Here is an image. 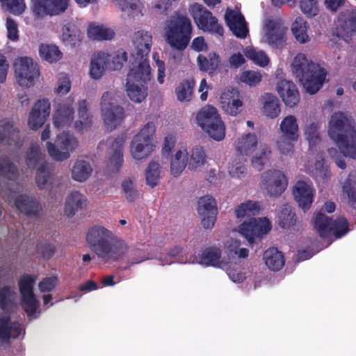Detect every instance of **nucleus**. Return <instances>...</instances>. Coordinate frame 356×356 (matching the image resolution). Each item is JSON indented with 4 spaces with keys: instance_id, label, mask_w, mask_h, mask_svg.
<instances>
[{
    "instance_id": "f257e3e1",
    "label": "nucleus",
    "mask_w": 356,
    "mask_h": 356,
    "mask_svg": "<svg viewBox=\"0 0 356 356\" xmlns=\"http://www.w3.org/2000/svg\"><path fill=\"white\" fill-rule=\"evenodd\" d=\"M86 241L90 250L106 261H117L128 251L125 243L118 240L101 225H93L87 232Z\"/></svg>"
},
{
    "instance_id": "f03ea898",
    "label": "nucleus",
    "mask_w": 356,
    "mask_h": 356,
    "mask_svg": "<svg viewBox=\"0 0 356 356\" xmlns=\"http://www.w3.org/2000/svg\"><path fill=\"white\" fill-rule=\"evenodd\" d=\"M328 135L345 156H356V129L350 117L341 111L334 113L329 122Z\"/></svg>"
},
{
    "instance_id": "7ed1b4c3",
    "label": "nucleus",
    "mask_w": 356,
    "mask_h": 356,
    "mask_svg": "<svg viewBox=\"0 0 356 356\" xmlns=\"http://www.w3.org/2000/svg\"><path fill=\"white\" fill-rule=\"evenodd\" d=\"M260 209L258 202L251 200L241 203L235 209L237 218H250L249 221H244L239 227L240 233L250 244H252L255 239L261 238L271 229L270 222L267 218H251L258 215Z\"/></svg>"
},
{
    "instance_id": "20e7f679",
    "label": "nucleus",
    "mask_w": 356,
    "mask_h": 356,
    "mask_svg": "<svg viewBox=\"0 0 356 356\" xmlns=\"http://www.w3.org/2000/svg\"><path fill=\"white\" fill-rule=\"evenodd\" d=\"M292 72L305 90L314 95L322 87L326 71L319 65L309 61L305 54H298L292 63Z\"/></svg>"
},
{
    "instance_id": "39448f33",
    "label": "nucleus",
    "mask_w": 356,
    "mask_h": 356,
    "mask_svg": "<svg viewBox=\"0 0 356 356\" xmlns=\"http://www.w3.org/2000/svg\"><path fill=\"white\" fill-rule=\"evenodd\" d=\"M192 30L191 22L186 15L173 16L165 28L166 41L174 49L184 51L191 41Z\"/></svg>"
},
{
    "instance_id": "423d86ee",
    "label": "nucleus",
    "mask_w": 356,
    "mask_h": 356,
    "mask_svg": "<svg viewBox=\"0 0 356 356\" xmlns=\"http://www.w3.org/2000/svg\"><path fill=\"white\" fill-rule=\"evenodd\" d=\"M151 79L150 66L131 67L127 74L126 88L130 99L140 103L147 95V82Z\"/></svg>"
},
{
    "instance_id": "0eeeda50",
    "label": "nucleus",
    "mask_w": 356,
    "mask_h": 356,
    "mask_svg": "<svg viewBox=\"0 0 356 356\" xmlns=\"http://www.w3.org/2000/svg\"><path fill=\"white\" fill-rule=\"evenodd\" d=\"M196 120L213 139L220 141L225 138V127L214 106L207 105L202 107L197 114Z\"/></svg>"
},
{
    "instance_id": "6e6552de",
    "label": "nucleus",
    "mask_w": 356,
    "mask_h": 356,
    "mask_svg": "<svg viewBox=\"0 0 356 356\" xmlns=\"http://www.w3.org/2000/svg\"><path fill=\"white\" fill-rule=\"evenodd\" d=\"M156 128L153 122H147L136 134L131 143V153L136 160H141L149 156L154 150V145L152 143L153 136Z\"/></svg>"
},
{
    "instance_id": "1a4fd4ad",
    "label": "nucleus",
    "mask_w": 356,
    "mask_h": 356,
    "mask_svg": "<svg viewBox=\"0 0 356 356\" xmlns=\"http://www.w3.org/2000/svg\"><path fill=\"white\" fill-rule=\"evenodd\" d=\"M44 157L38 144L31 145L26 152V165L31 169H34L39 165L36 171L35 181L40 189L44 187L51 175V168Z\"/></svg>"
},
{
    "instance_id": "9d476101",
    "label": "nucleus",
    "mask_w": 356,
    "mask_h": 356,
    "mask_svg": "<svg viewBox=\"0 0 356 356\" xmlns=\"http://www.w3.org/2000/svg\"><path fill=\"white\" fill-rule=\"evenodd\" d=\"M100 106L102 118L107 129L113 130L124 119V108L118 104L114 95L108 91L102 95Z\"/></svg>"
},
{
    "instance_id": "9b49d317",
    "label": "nucleus",
    "mask_w": 356,
    "mask_h": 356,
    "mask_svg": "<svg viewBox=\"0 0 356 356\" xmlns=\"http://www.w3.org/2000/svg\"><path fill=\"white\" fill-rule=\"evenodd\" d=\"M78 145L79 141L73 134L63 131L57 136L55 144L47 143V149L52 159L63 161L70 157V153L74 151Z\"/></svg>"
},
{
    "instance_id": "f8f14e48",
    "label": "nucleus",
    "mask_w": 356,
    "mask_h": 356,
    "mask_svg": "<svg viewBox=\"0 0 356 356\" xmlns=\"http://www.w3.org/2000/svg\"><path fill=\"white\" fill-rule=\"evenodd\" d=\"M152 35L148 31L143 30L134 33L133 43L135 51L131 54L130 63L134 66H149L148 55L152 47Z\"/></svg>"
},
{
    "instance_id": "ddd939ff",
    "label": "nucleus",
    "mask_w": 356,
    "mask_h": 356,
    "mask_svg": "<svg viewBox=\"0 0 356 356\" xmlns=\"http://www.w3.org/2000/svg\"><path fill=\"white\" fill-rule=\"evenodd\" d=\"M190 12L200 29L220 36L223 35V27L218 22V19L213 15L212 13L202 5L197 3H194L191 6Z\"/></svg>"
},
{
    "instance_id": "4468645a",
    "label": "nucleus",
    "mask_w": 356,
    "mask_h": 356,
    "mask_svg": "<svg viewBox=\"0 0 356 356\" xmlns=\"http://www.w3.org/2000/svg\"><path fill=\"white\" fill-rule=\"evenodd\" d=\"M35 280L36 277L34 276L24 273L18 282L21 305L29 316L33 315L38 307V301L33 292Z\"/></svg>"
},
{
    "instance_id": "2eb2a0df",
    "label": "nucleus",
    "mask_w": 356,
    "mask_h": 356,
    "mask_svg": "<svg viewBox=\"0 0 356 356\" xmlns=\"http://www.w3.org/2000/svg\"><path fill=\"white\" fill-rule=\"evenodd\" d=\"M14 68L17 81L22 87L33 86L35 79L40 75L38 65L31 58L23 57L16 60Z\"/></svg>"
},
{
    "instance_id": "dca6fc26",
    "label": "nucleus",
    "mask_w": 356,
    "mask_h": 356,
    "mask_svg": "<svg viewBox=\"0 0 356 356\" xmlns=\"http://www.w3.org/2000/svg\"><path fill=\"white\" fill-rule=\"evenodd\" d=\"M261 186L271 197H279L284 192L288 184L285 175L279 170H268L261 176Z\"/></svg>"
},
{
    "instance_id": "f3484780",
    "label": "nucleus",
    "mask_w": 356,
    "mask_h": 356,
    "mask_svg": "<svg viewBox=\"0 0 356 356\" xmlns=\"http://www.w3.org/2000/svg\"><path fill=\"white\" fill-rule=\"evenodd\" d=\"M287 28L279 20L268 19L264 25L265 41L273 48L282 49L286 45Z\"/></svg>"
},
{
    "instance_id": "a211bd4d",
    "label": "nucleus",
    "mask_w": 356,
    "mask_h": 356,
    "mask_svg": "<svg viewBox=\"0 0 356 356\" xmlns=\"http://www.w3.org/2000/svg\"><path fill=\"white\" fill-rule=\"evenodd\" d=\"M197 212L202 216L201 224L206 229L214 227L218 215L216 200L211 195H205L198 200Z\"/></svg>"
},
{
    "instance_id": "6ab92c4d",
    "label": "nucleus",
    "mask_w": 356,
    "mask_h": 356,
    "mask_svg": "<svg viewBox=\"0 0 356 356\" xmlns=\"http://www.w3.org/2000/svg\"><path fill=\"white\" fill-rule=\"evenodd\" d=\"M67 1L68 0H31L32 10L37 17L59 15L67 9Z\"/></svg>"
},
{
    "instance_id": "aec40b11",
    "label": "nucleus",
    "mask_w": 356,
    "mask_h": 356,
    "mask_svg": "<svg viewBox=\"0 0 356 356\" xmlns=\"http://www.w3.org/2000/svg\"><path fill=\"white\" fill-rule=\"evenodd\" d=\"M0 143L5 145L21 147L23 140L20 137L19 130L10 119L0 120Z\"/></svg>"
},
{
    "instance_id": "412c9836",
    "label": "nucleus",
    "mask_w": 356,
    "mask_h": 356,
    "mask_svg": "<svg viewBox=\"0 0 356 356\" xmlns=\"http://www.w3.org/2000/svg\"><path fill=\"white\" fill-rule=\"evenodd\" d=\"M314 189L312 184L305 181H298L293 186V195L299 207L308 210L314 202Z\"/></svg>"
},
{
    "instance_id": "4be33fe9",
    "label": "nucleus",
    "mask_w": 356,
    "mask_h": 356,
    "mask_svg": "<svg viewBox=\"0 0 356 356\" xmlns=\"http://www.w3.org/2000/svg\"><path fill=\"white\" fill-rule=\"evenodd\" d=\"M50 114V103L48 99L38 100L32 108L29 117V126L33 130H37L44 123Z\"/></svg>"
},
{
    "instance_id": "5701e85b",
    "label": "nucleus",
    "mask_w": 356,
    "mask_h": 356,
    "mask_svg": "<svg viewBox=\"0 0 356 356\" xmlns=\"http://www.w3.org/2000/svg\"><path fill=\"white\" fill-rule=\"evenodd\" d=\"M225 19L233 34L239 38H245L248 33L244 17L238 12L233 10H227Z\"/></svg>"
},
{
    "instance_id": "b1692460",
    "label": "nucleus",
    "mask_w": 356,
    "mask_h": 356,
    "mask_svg": "<svg viewBox=\"0 0 356 356\" xmlns=\"http://www.w3.org/2000/svg\"><path fill=\"white\" fill-rule=\"evenodd\" d=\"M277 90L284 104L289 107H293L300 101L299 91L291 81L280 80L277 83Z\"/></svg>"
},
{
    "instance_id": "393cba45",
    "label": "nucleus",
    "mask_w": 356,
    "mask_h": 356,
    "mask_svg": "<svg viewBox=\"0 0 356 356\" xmlns=\"http://www.w3.org/2000/svg\"><path fill=\"white\" fill-rule=\"evenodd\" d=\"M124 136H118L113 139L109 152L108 167L113 172H118L123 163Z\"/></svg>"
},
{
    "instance_id": "a878e982",
    "label": "nucleus",
    "mask_w": 356,
    "mask_h": 356,
    "mask_svg": "<svg viewBox=\"0 0 356 356\" xmlns=\"http://www.w3.org/2000/svg\"><path fill=\"white\" fill-rule=\"evenodd\" d=\"M15 206L22 213L27 216L37 217L41 210L38 201L33 197L20 195L15 200Z\"/></svg>"
},
{
    "instance_id": "bb28decb",
    "label": "nucleus",
    "mask_w": 356,
    "mask_h": 356,
    "mask_svg": "<svg viewBox=\"0 0 356 356\" xmlns=\"http://www.w3.org/2000/svg\"><path fill=\"white\" fill-rule=\"evenodd\" d=\"M74 110L72 104H60L54 115V124L58 128H64L71 124L74 120Z\"/></svg>"
},
{
    "instance_id": "cd10ccee",
    "label": "nucleus",
    "mask_w": 356,
    "mask_h": 356,
    "mask_svg": "<svg viewBox=\"0 0 356 356\" xmlns=\"http://www.w3.org/2000/svg\"><path fill=\"white\" fill-rule=\"evenodd\" d=\"M110 61V56L104 52L92 55L90 61V75L94 79H100Z\"/></svg>"
},
{
    "instance_id": "c85d7f7f",
    "label": "nucleus",
    "mask_w": 356,
    "mask_h": 356,
    "mask_svg": "<svg viewBox=\"0 0 356 356\" xmlns=\"http://www.w3.org/2000/svg\"><path fill=\"white\" fill-rule=\"evenodd\" d=\"M234 146L240 157L251 154L257 146V137L254 134H247L238 138L235 141Z\"/></svg>"
},
{
    "instance_id": "c756f323",
    "label": "nucleus",
    "mask_w": 356,
    "mask_h": 356,
    "mask_svg": "<svg viewBox=\"0 0 356 356\" xmlns=\"http://www.w3.org/2000/svg\"><path fill=\"white\" fill-rule=\"evenodd\" d=\"M87 199L78 191H72L67 196L65 205V214L71 217L86 205Z\"/></svg>"
},
{
    "instance_id": "7c9ffc66",
    "label": "nucleus",
    "mask_w": 356,
    "mask_h": 356,
    "mask_svg": "<svg viewBox=\"0 0 356 356\" xmlns=\"http://www.w3.org/2000/svg\"><path fill=\"white\" fill-rule=\"evenodd\" d=\"M234 95L231 92H223L220 97L221 106L226 113L236 116L243 109V102L238 98H234Z\"/></svg>"
},
{
    "instance_id": "2f4dec72",
    "label": "nucleus",
    "mask_w": 356,
    "mask_h": 356,
    "mask_svg": "<svg viewBox=\"0 0 356 356\" xmlns=\"http://www.w3.org/2000/svg\"><path fill=\"white\" fill-rule=\"evenodd\" d=\"M264 260L269 269L273 271L280 270L284 265L283 254L276 248H270L264 253Z\"/></svg>"
},
{
    "instance_id": "473e14b6",
    "label": "nucleus",
    "mask_w": 356,
    "mask_h": 356,
    "mask_svg": "<svg viewBox=\"0 0 356 356\" xmlns=\"http://www.w3.org/2000/svg\"><path fill=\"white\" fill-rule=\"evenodd\" d=\"M221 257V250L216 247L205 248L201 254L196 257L197 262L207 266H217L219 265Z\"/></svg>"
},
{
    "instance_id": "72a5a7b5",
    "label": "nucleus",
    "mask_w": 356,
    "mask_h": 356,
    "mask_svg": "<svg viewBox=\"0 0 356 356\" xmlns=\"http://www.w3.org/2000/svg\"><path fill=\"white\" fill-rule=\"evenodd\" d=\"M16 293L10 286L0 289V308L6 314H10L16 307Z\"/></svg>"
},
{
    "instance_id": "f704fd0d",
    "label": "nucleus",
    "mask_w": 356,
    "mask_h": 356,
    "mask_svg": "<svg viewBox=\"0 0 356 356\" xmlns=\"http://www.w3.org/2000/svg\"><path fill=\"white\" fill-rule=\"evenodd\" d=\"M280 130L284 139L298 140V125L295 116L288 115L285 117L281 122Z\"/></svg>"
},
{
    "instance_id": "c9c22d12",
    "label": "nucleus",
    "mask_w": 356,
    "mask_h": 356,
    "mask_svg": "<svg viewBox=\"0 0 356 356\" xmlns=\"http://www.w3.org/2000/svg\"><path fill=\"white\" fill-rule=\"evenodd\" d=\"M263 112L268 118H277L281 111L278 98L270 93H266L261 97Z\"/></svg>"
},
{
    "instance_id": "e433bc0d",
    "label": "nucleus",
    "mask_w": 356,
    "mask_h": 356,
    "mask_svg": "<svg viewBox=\"0 0 356 356\" xmlns=\"http://www.w3.org/2000/svg\"><path fill=\"white\" fill-rule=\"evenodd\" d=\"M78 115L79 120L75 122V128L79 131L83 129H89L92 124V115L90 113L88 104L86 99L79 100Z\"/></svg>"
},
{
    "instance_id": "4c0bfd02",
    "label": "nucleus",
    "mask_w": 356,
    "mask_h": 356,
    "mask_svg": "<svg viewBox=\"0 0 356 356\" xmlns=\"http://www.w3.org/2000/svg\"><path fill=\"white\" fill-rule=\"evenodd\" d=\"M195 86V81L193 78H188L180 81L175 88V95L179 102H189L191 100L193 95V89Z\"/></svg>"
},
{
    "instance_id": "58836bf2",
    "label": "nucleus",
    "mask_w": 356,
    "mask_h": 356,
    "mask_svg": "<svg viewBox=\"0 0 356 356\" xmlns=\"http://www.w3.org/2000/svg\"><path fill=\"white\" fill-rule=\"evenodd\" d=\"M62 39L65 46L74 47L81 42L80 30L72 23L65 24L62 29Z\"/></svg>"
},
{
    "instance_id": "ea45409f",
    "label": "nucleus",
    "mask_w": 356,
    "mask_h": 356,
    "mask_svg": "<svg viewBox=\"0 0 356 356\" xmlns=\"http://www.w3.org/2000/svg\"><path fill=\"white\" fill-rule=\"evenodd\" d=\"M87 34L88 38L95 40H108L115 35L112 29L106 28L103 25H96L92 23L88 27Z\"/></svg>"
},
{
    "instance_id": "a19ab883",
    "label": "nucleus",
    "mask_w": 356,
    "mask_h": 356,
    "mask_svg": "<svg viewBox=\"0 0 356 356\" xmlns=\"http://www.w3.org/2000/svg\"><path fill=\"white\" fill-rule=\"evenodd\" d=\"M92 170L89 162L84 160H77L72 169V177L75 181H84L89 177Z\"/></svg>"
},
{
    "instance_id": "79ce46f5",
    "label": "nucleus",
    "mask_w": 356,
    "mask_h": 356,
    "mask_svg": "<svg viewBox=\"0 0 356 356\" xmlns=\"http://www.w3.org/2000/svg\"><path fill=\"white\" fill-rule=\"evenodd\" d=\"M220 62V56L216 53H210L209 58L202 55L197 57L199 68L203 72H213L218 67Z\"/></svg>"
},
{
    "instance_id": "37998d69",
    "label": "nucleus",
    "mask_w": 356,
    "mask_h": 356,
    "mask_svg": "<svg viewBox=\"0 0 356 356\" xmlns=\"http://www.w3.org/2000/svg\"><path fill=\"white\" fill-rule=\"evenodd\" d=\"M332 219L322 212L315 214L314 218V228L322 238H325L330 233V226Z\"/></svg>"
},
{
    "instance_id": "c03bdc74",
    "label": "nucleus",
    "mask_w": 356,
    "mask_h": 356,
    "mask_svg": "<svg viewBox=\"0 0 356 356\" xmlns=\"http://www.w3.org/2000/svg\"><path fill=\"white\" fill-rule=\"evenodd\" d=\"M39 54L42 59L49 63H56L62 58V53L54 44H40Z\"/></svg>"
},
{
    "instance_id": "a18cd8bd",
    "label": "nucleus",
    "mask_w": 356,
    "mask_h": 356,
    "mask_svg": "<svg viewBox=\"0 0 356 356\" xmlns=\"http://www.w3.org/2000/svg\"><path fill=\"white\" fill-rule=\"evenodd\" d=\"M342 37H349L356 34V10L348 13L341 21L339 28Z\"/></svg>"
},
{
    "instance_id": "49530a36",
    "label": "nucleus",
    "mask_w": 356,
    "mask_h": 356,
    "mask_svg": "<svg viewBox=\"0 0 356 356\" xmlns=\"http://www.w3.org/2000/svg\"><path fill=\"white\" fill-rule=\"evenodd\" d=\"M307 24V22L300 17H297L292 24V33L297 41L300 43H305L309 40Z\"/></svg>"
},
{
    "instance_id": "de8ad7c7",
    "label": "nucleus",
    "mask_w": 356,
    "mask_h": 356,
    "mask_svg": "<svg viewBox=\"0 0 356 356\" xmlns=\"http://www.w3.org/2000/svg\"><path fill=\"white\" fill-rule=\"evenodd\" d=\"M0 175L8 179H17L19 172L15 164L6 156L0 157Z\"/></svg>"
},
{
    "instance_id": "09e8293b",
    "label": "nucleus",
    "mask_w": 356,
    "mask_h": 356,
    "mask_svg": "<svg viewBox=\"0 0 356 356\" xmlns=\"http://www.w3.org/2000/svg\"><path fill=\"white\" fill-rule=\"evenodd\" d=\"M187 152L178 150L171 161V173L177 177L185 169L187 163Z\"/></svg>"
},
{
    "instance_id": "8fccbe9b",
    "label": "nucleus",
    "mask_w": 356,
    "mask_h": 356,
    "mask_svg": "<svg viewBox=\"0 0 356 356\" xmlns=\"http://www.w3.org/2000/svg\"><path fill=\"white\" fill-rule=\"evenodd\" d=\"M296 223V213L289 207L283 208L278 216V224L283 229H289Z\"/></svg>"
},
{
    "instance_id": "3c124183",
    "label": "nucleus",
    "mask_w": 356,
    "mask_h": 356,
    "mask_svg": "<svg viewBox=\"0 0 356 356\" xmlns=\"http://www.w3.org/2000/svg\"><path fill=\"white\" fill-rule=\"evenodd\" d=\"M145 178L147 184L152 188L158 184L160 179V166L158 163L152 161L149 163L145 170Z\"/></svg>"
},
{
    "instance_id": "603ef678",
    "label": "nucleus",
    "mask_w": 356,
    "mask_h": 356,
    "mask_svg": "<svg viewBox=\"0 0 356 356\" xmlns=\"http://www.w3.org/2000/svg\"><path fill=\"white\" fill-rule=\"evenodd\" d=\"M12 338L10 314L0 316V341L8 343Z\"/></svg>"
},
{
    "instance_id": "864d4df0",
    "label": "nucleus",
    "mask_w": 356,
    "mask_h": 356,
    "mask_svg": "<svg viewBox=\"0 0 356 356\" xmlns=\"http://www.w3.org/2000/svg\"><path fill=\"white\" fill-rule=\"evenodd\" d=\"M343 194L348 198V203L352 207L356 203V181L352 179L351 175L345 180L342 187Z\"/></svg>"
},
{
    "instance_id": "5fc2aeb1",
    "label": "nucleus",
    "mask_w": 356,
    "mask_h": 356,
    "mask_svg": "<svg viewBox=\"0 0 356 356\" xmlns=\"http://www.w3.org/2000/svg\"><path fill=\"white\" fill-rule=\"evenodd\" d=\"M206 161V154L201 147H196L193 149L191 159L188 163V168L195 170L204 165Z\"/></svg>"
},
{
    "instance_id": "6e6d98bb",
    "label": "nucleus",
    "mask_w": 356,
    "mask_h": 356,
    "mask_svg": "<svg viewBox=\"0 0 356 356\" xmlns=\"http://www.w3.org/2000/svg\"><path fill=\"white\" fill-rule=\"evenodd\" d=\"M348 231V222L344 217H338L334 220H332L330 232H332L336 238L342 237Z\"/></svg>"
},
{
    "instance_id": "4d7b16f0",
    "label": "nucleus",
    "mask_w": 356,
    "mask_h": 356,
    "mask_svg": "<svg viewBox=\"0 0 356 356\" xmlns=\"http://www.w3.org/2000/svg\"><path fill=\"white\" fill-rule=\"evenodd\" d=\"M3 9L14 15H21L26 8L24 0H0Z\"/></svg>"
},
{
    "instance_id": "13d9d810",
    "label": "nucleus",
    "mask_w": 356,
    "mask_h": 356,
    "mask_svg": "<svg viewBox=\"0 0 356 356\" xmlns=\"http://www.w3.org/2000/svg\"><path fill=\"white\" fill-rule=\"evenodd\" d=\"M128 266L125 268H129L134 264H140L149 259V254L144 250L139 248H132L129 252Z\"/></svg>"
},
{
    "instance_id": "bf43d9fd",
    "label": "nucleus",
    "mask_w": 356,
    "mask_h": 356,
    "mask_svg": "<svg viewBox=\"0 0 356 356\" xmlns=\"http://www.w3.org/2000/svg\"><path fill=\"white\" fill-rule=\"evenodd\" d=\"M239 80L241 82L253 87L261 82V74L259 72L245 70L241 74Z\"/></svg>"
},
{
    "instance_id": "052dcab7",
    "label": "nucleus",
    "mask_w": 356,
    "mask_h": 356,
    "mask_svg": "<svg viewBox=\"0 0 356 356\" xmlns=\"http://www.w3.org/2000/svg\"><path fill=\"white\" fill-rule=\"evenodd\" d=\"M246 56L254 63L261 67L266 66L269 63V58L263 51H257L254 49L247 50Z\"/></svg>"
},
{
    "instance_id": "680f3d73",
    "label": "nucleus",
    "mask_w": 356,
    "mask_h": 356,
    "mask_svg": "<svg viewBox=\"0 0 356 356\" xmlns=\"http://www.w3.org/2000/svg\"><path fill=\"white\" fill-rule=\"evenodd\" d=\"M302 12L308 17H314L318 13V7L316 0H300Z\"/></svg>"
},
{
    "instance_id": "e2e57ef3",
    "label": "nucleus",
    "mask_w": 356,
    "mask_h": 356,
    "mask_svg": "<svg viewBox=\"0 0 356 356\" xmlns=\"http://www.w3.org/2000/svg\"><path fill=\"white\" fill-rule=\"evenodd\" d=\"M238 160V161L235 159L232 162L229 167V173L232 177L241 178L246 170L245 165L246 160L240 156Z\"/></svg>"
},
{
    "instance_id": "0e129e2a",
    "label": "nucleus",
    "mask_w": 356,
    "mask_h": 356,
    "mask_svg": "<svg viewBox=\"0 0 356 356\" xmlns=\"http://www.w3.org/2000/svg\"><path fill=\"white\" fill-rule=\"evenodd\" d=\"M37 250L41 257L49 260L55 254L56 248L54 245L48 242H41L37 245Z\"/></svg>"
},
{
    "instance_id": "69168bd1",
    "label": "nucleus",
    "mask_w": 356,
    "mask_h": 356,
    "mask_svg": "<svg viewBox=\"0 0 356 356\" xmlns=\"http://www.w3.org/2000/svg\"><path fill=\"white\" fill-rule=\"evenodd\" d=\"M122 188L126 199L129 202L134 201L138 197V191L135 188L133 181L130 179H124L122 183Z\"/></svg>"
},
{
    "instance_id": "338daca9",
    "label": "nucleus",
    "mask_w": 356,
    "mask_h": 356,
    "mask_svg": "<svg viewBox=\"0 0 356 356\" xmlns=\"http://www.w3.org/2000/svg\"><path fill=\"white\" fill-rule=\"evenodd\" d=\"M305 133L310 146L315 145L320 140L318 126L316 124H309L306 127Z\"/></svg>"
},
{
    "instance_id": "774afa93",
    "label": "nucleus",
    "mask_w": 356,
    "mask_h": 356,
    "mask_svg": "<svg viewBox=\"0 0 356 356\" xmlns=\"http://www.w3.org/2000/svg\"><path fill=\"white\" fill-rule=\"evenodd\" d=\"M271 151L268 148L263 149L259 156H255L252 159V166L260 171L263 169L266 161L268 160V156L270 154Z\"/></svg>"
}]
</instances>
